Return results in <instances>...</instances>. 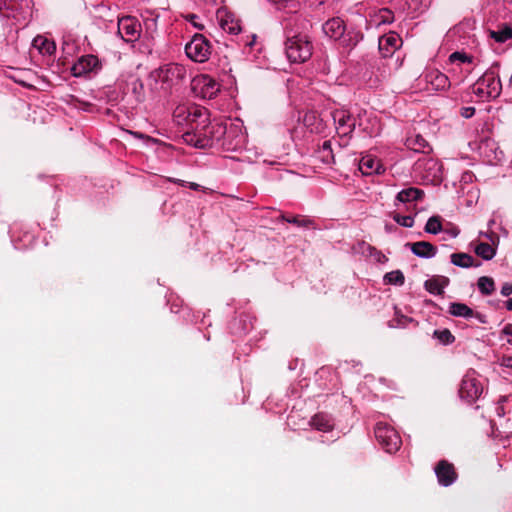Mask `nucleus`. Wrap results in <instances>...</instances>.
Masks as SVG:
<instances>
[{"instance_id":"obj_26","label":"nucleus","mask_w":512,"mask_h":512,"mask_svg":"<svg viewBox=\"0 0 512 512\" xmlns=\"http://www.w3.org/2000/svg\"><path fill=\"white\" fill-rule=\"evenodd\" d=\"M489 36L498 43H504L512 38V27L504 23L498 30H489Z\"/></svg>"},{"instance_id":"obj_1","label":"nucleus","mask_w":512,"mask_h":512,"mask_svg":"<svg viewBox=\"0 0 512 512\" xmlns=\"http://www.w3.org/2000/svg\"><path fill=\"white\" fill-rule=\"evenodd\" d=\"M205 130V138L209 140V147L213 146L214 141L221 139H223V146H226L228 150L235 149L242 142V136L237 135L239 131L237 126L227 128L223 123H211L208 120Z\"/></svg>"},{"instance_id":"obj_28","label":"nucleus","mask_w":512,"mask_h":512,"mask_svg":"<svg viewBox=\"0 0 512 512\" xmlns=\"http://www.w3.org/2000/svg\"><path fill=\"white\" fill-rule=\"evenodd\" d=\"M220 26L224 31L230 34H238L241 31L239 20L229 15L220 19Z\"/></svg>"},{"instance_id":"obj_24","label":"nucleus","mask_w":512,"mask_h":512,"mask_svg":"<svg viewBox=\"0 0 512 512\" xmlns=\"http://www.w3.org/2000/svg\"><path fill=\"white\" fill-rule=\"evenodd\" d=\"M127 87L131 90L136 103H142L145 100L144 84L139 78H131L127 82Z\"/></svg>"},{"instance_id":"obj_39","label":"nucleus","mask_w":512,"mask_h":512,"mask_svg":"<svg viewBox=\"0 0 512 512\" xmlns=\"http://www.w3.org/2000/svg\"><path fill=\"white\" fill-rule=\"evenodd\" d=\"M460 114L464 118H471L475 114L474 107H463L460 110Z\"/></svg>"},{"instance_id":"obj_46","label":"nucleus","mask_w":512,"mask_h":512,"mask_svg":"<svg viewBox=\"0 0 512 512\" xmlns=\"http://www.w3.org/2000/svg\"><path fill=\"white\" fill-rule=\"evenodd\" d=\"M45 49L47 53H52L55 50V45L53 43H47Z\"/></svg>"},{"instance_id":"obj_41","label":"nucleus","mask_w":512,"mask_h":512,"mask_svg":"<svg viewBox=\"0 0 512 512\" xmlns=\"http://www.w3.org/2000/svg\"><path fill=\"white\" fill-rule=\"evenodd\" d=\"M449 226H450L449 228H443V231H445L452 237H457L458 234L460 233V230L458 229V227L452 225L451 223H449Z\"/></svg>"},{"instance_id":"obj_25","label":"nucleus","mask_w":512,"mask_h":512,"mask_svg":"<svg viewBox=\"0 0 512 512\" xmlns=\"http://www.w3.org/2000/svg\"><path fill=\"white\" fill-rule=\"evenodd\" d=\"M449 313L455 317L473 318L475 311L464 303L453 302L449 306Z\"/></svg>"},{"instance_id":"obj_47","label":"nucleus","mask_w":512,"mask_h":512,"mask_svg":"<svg viewBox=\"0 0 512 512\" xmlns=\"http://www.w3.org/2000/svg\"><path fill=\"white\" fill-rule=\"evenodd\" d=\"M474 317L477 318L481 323H485L486 322L484 315L480 314L479 312H475Z\"/></svg>"},{"instance_id":"obj_31","label":"nucleus","mask_w":512,"mask_h":512,"mask_svg":"<svg viewBox=\"0 0 512 512\" xmlns=\"http://www.w3.org/2000/svg\"><path fill=\"white\" fill-rule=\"evenodd\" d=\"M475 253L484 260H491L496 254V249L489 243L481 242L476 246Z\"/></svg>"},{"instance_id":"obj_32","label":"nucleus","mask_w":512,"mask_h":512,"mask_svg":"<svg viewBox=\"0 0 512 512\" xmlns=\"http://www.w3.org/2000/svg\"><path fill=\"white\" fill-rule=\"evenodd\" d=\"M477 286L483 295H491L495 291V282L493 278L488 276L480 277Z\"/></svg>"},{"instance_id":"obj_2","label":"nucleus","mask_w":512,"mask_h":512,"mask_svg":"<svg viewBox=\"0 0 512 512\" xmlns=\"http://www.w3.org/2000/svg\"><path fill=\"white\" fill-rule=\"evenodd\" d=\"M499 63L494 62L489 69L473 85V92L486 98H496L502 90L501 81L498 74Z\"/></svg>"},{"instance_id":"obj_49","label":"nucleus","mask_w":512,"mask_h":512,"mask_svg":"<svg viewBox=\"0 0 512 512\" xmlns=\"http://www.w3.org/2000/svg\"><path fill=\"white\" fill-rule=\"evenodd\" d=\"M416 140H417V143L419 144L420 147H424L425 146L426 141H425L424 138H422L421 136H417Z\"/></svg>"},{"instance_id":"obj_48","label":"nucleus","mask_w":512,"mask_h":512,"mask_svg":"<svg viewBox=\"0 0 512 512\" xmlns=\"http://www.w3.org/2000/svg\"><path fill=\"white\" fill-rule=\"evenodd\" d=\"M362 125H363L362 124V119H361V116L359 114L357 117H355V127L358 126L359 128H361Z\"/></svg>"},{"instance_id":"obj_36","label":"nucleus","mask_w":512,"mask_h":512,"mask_svg":"<svg viewBox=\"0 0 512 512\" xmlns=\"http://www.w3.org/2000/svg\"><path fill=\"white\" fill-rule=\"evenodd\" d=\"M320 153H321V157H322V160L325 162V163H331V162H334V155L332 153V147H331V142L330 141H324L322 147H321V150H320Z\"/></svg>"},{"instance_id":"obj_7","label":"nucleus","mask_w":512,"mask_h":512,"mask_svg":"<svg viewBox=\"0 0 512 512\" xmlns=\"http://www.w3.org/2000/svg\"><path fill=\"white\" fill-rule=\"evenodd\" d=\"M185 76V69L177 64L164 65L151 73L156 81L166 84L168 87L179 83Z\"/></svg>"},{"instance_id":"obj_44","label":"nucleus","mask_w":512,"mask_h":512,"mask_svg":"<svg viewBox=\"0 0 512 512\" xmlns=\"http://www.w3.org/2000/svg\"><path fill=\"white\" fill-rule=\"evenodd\" d=\"M502 332L506 335L512 336V324H506Z\"/></svg>"},{"instance_id":"obj_18","label":"nucleus","mask_w":512,"mask_h":512,"mask_svg":"<svg viewBox=\"0 0 512 512\" xmlns=\"http://www.w3.org/2000/svg\"><path fill=\"white\" fill-rule=\"evenodd\" d=\"M449 282L448 277L438 275L426 280L424 287L431 294L442 295L444 294V288L449 285Z\"/></svg>"},{"instance_id":"obj_5","label":"nucleus","mask_w":512,"mask_h":512,"mask_svg":"<svg viewBox=\"0 0 512 512\" xmlns=\"http://www.w3.org/2000/svg\"><path fill=\"white\" fill-rule=\"evenodd\" d=\"M374 433L376 440L383 447V449H385L386 452L394 453L400 448V436L388 424L377 423Z\"/></svg>"},{"instance_id":"obj_11","label":"nucleus","mask_w":512,"mask_h":512,"mask_svg":"<svg viewBox=\"0 0 512 512\" xmlns=\"http://www.w3.org/2000/svg\"><path fill=\"white\" fill-rule=\"evenodd\" d=\"M434 470L439 484L445 487L452 485L458 476L454 465L444 459L436 464Z\"/></svg>"},{"instance_id":"obj_10","label":"nucleus","mask_w":512,"mask_h":512,"mask_svg":"<svg viewBox=\"0 0 512 512\" xmlns=\"http://www.w3.org/2000/svg\"><path fill=\"white\" fill-rule=\"evenodd\" d=\"M140 25L133 17H123L118 21V33L126 42H134L140 35Z\"/></svg>"},{"instance_id":"obj_38","label":"nucleus","mask_w":512,"mask_h":512,"mask_svg":"<svg viewBox=\"0 0 512 512\" xmlns=\"http://www.w3.org/2000/svg\"><path fill=\"white\" fill-rule=\"evenodd\" d=\"M394 221L396 223H398L399 225L403 226V227H412L413 224H414V219L412 216H409V215H400V214H395L394 217H393Z\"/></svg>"},{"instance_id":"obj_53","label":"nucleus","mask_w":512,"mask_h":512,"mask_svg":"<svg viewBox=\"0 0 512 512\" xmlns=\"http://www.w3.org/2000/svg\"><path fill=\"white\" fill-rule=\"evenodd\" d=\"M508 343L512 345V340H508Z\"/></svg>"},{"instance_id":"obj_27","label":"nucleus","mask_w":512,"mask_h":512,"mask_svg":"<svg viewBox=\"0 0 512 512\" xmlns=\"http://www.w3.org/2000/svg\"><path fill=\"white\" fill-rule=\"evenodd\" d=\"M278 220L286 221V222L294 224L298 227L314 228V221L312 219H309V218H306V217L300 216V215L286 216L285 214H281L278 217Z\"/></svg>"},{"instance_id":"obj_40","label":"nucleus","mask_w":512,"mask_h":512,"mask_svg":"<svg viewBox=\"0 0 512 512\" xmlns=\"http://www.w3.org/2000/svg\"><path fill=\"white\" fill-rule=\"evenodd\" d=\"M197 18H198V16H197V15H195V14H188V15L186 16V19H187V20H188V21H189V22H190L194 27H196V28H197V29H199V30H202V29L204 28V25L197 23V22H196V19H197Z\"/></svg>"},{"instance_id":"obj_30","label":"nucleus","mask_w":512,"mask_h":512,"mask_svg":"<svg viewBox=\"0 0 512 512\" xmlns=\"http://www.w3.org/2000/svg\"><path fill=\"white\" fill-rule=\"evenodd\" d=\"M424 231L430 234H438L443 231L442 217L439 215L431 216L426 222Z\"/></svg>"},{"instance_id":"obj_51","label":"nucleus","mask_w":512,"mask_h":512,"mask_svg":"<svg viewBox=\"0 0 512 512\" xmlns=\"http://www.w3.org/2000/svg\"><path fill=\"white\" fill-rule=\"evenodd\" d=\"M199 187H200V185H198L197 183H190V188L193 190H198Z\"/></svg>"},{"instance_id":"obj_20","label":"nucleus","mask_w":512,"mask_h":512,"mask_svg":"<svg viewBox=\"0 0 512 512\" xmlns=\"http://www.w3.org/2000/svg\"><path fill=\"white\" fill-rule=\"evenodd\" d=\"M426 79L434 90H445L450 86L448 76L438 70L431 71L429 74H427Z\"/></svg>"},{"instance_id":"obj_34","label":"nucleus","mask_w":512,"mask_h":512,"mask_svg":"<svg viewBox=\"0 0 512 512\" xmlns=\"http://www.w3.org/2000/svg\"><path fill=\"white\" fill-rule=\"evenodd\" d=\"M433 336L445 345L451 344L455 341V337L449 329L435 330Z\"/></svg>"},{"instance_id":"obj_42","label":"nucleus","mask_w":512,"mask_h":512,"mask_svg":"<svg viewBox=\"0 0 512 512\" xmlns=\"http://www.w3.org/2000/svg\"><path fill=\"white\" fill-rule=\"evenodd\" d=\"M501 294L505 297L512 294V283H504L501 288Z\"/></svg>"},{"instance_id":"obj_19","label":"nucleus","mask_w":512,"mask_h":512,"mask_svg":"<svg viewBox=\"0 0 512 512\" xmlns=\"http://www.w3.org/2000/svg\"><path fill=\"white\" fill-rule=\"evenodd\" d=\"M310 424L312 427L322 432H329L334 428V423L331 416L323 412L315 414L311 418Z\"/></svg>"},{"instance_id":"obj_8","label":"nucleus","mask_w":512,"mask_h":512,"mask_svg":"<svg viewBox=\"0 0 512 512\" xmlns=\"http://www.w3.org/2000/svg\"><path fill=\"white\" fill-rule=\"evenodd\" d=\"M207 109L193 105V106H179L174 111V120L178 125L184 127L183 131L190 128L194 122L198 121L202 115L206 114Z\"/></svg>"},{"instance_id":"obj_52","label":"nucleus","mask_w":512,"mask_h":512,"mask_svg":"<svg viewBox=\"0 0 512 512\" xmlns=\"http://www.w3.org/2000/svg\"><path fill=\"white\" fill-rule=\"evenodd\" d=\"M393 321L390 322V327H395V325L392 323Z\"/></svg>"},{"instance_id":"obj_17","label":"nucleus","mask_w":512,"mask_h":512,"mask_svg":"<svg viewBox=\"0 0 512 512\" xmlns=\"http://www.w3.org/2000/svg\"><path fill=\"white\" fill-rule=\"evenodd\" d=\"M411 251L418 257L432 258L437 253V247L427 241H418L414 243H407Z\"/></svg>"},{"instance_id":"obj_23","label":"nucleus","mask_w":512,"mask_h":512,"mask_svg":"<svg viewBox=\"0 0 512 512\" xmlns=\"http://www.w3.org/2000/svg\"><path fill=\"white\" fill-rule=\"evenodd\" d=\"M381 164L377 159L371 156L362 157L359 162V169L365 175L380 173Z\"/></svg>"},{"instance_id":"obj_21","label":"nucleus","mask_w":512,"mask_h":512,"mask_svg":"<svg viewBox=\"0 0 512 512\" xmlns=\"http://www.w3.org/2000/svg\"><path fill=\"white\" fill-rule=\"evenodd\" d=\"M362 39L363 34L361 32L355 30H345L343 36H341L338 40H340L342 47L347 48L348 50H352Z\"/></svg>"},{"instance_id":"obj_37","label":"nucleus","mask_w":512,"mask_h":512,"mask_svg":"<svg viewBox=\"0 0 512 512\" xmlns=\"http://www.w3.org/2000/svg\"><path fill=\"white\" fill-rule=\"evenodd\" d=\"M449 62L451 63H454L456 61H460L462 63H471L472 62V57L471 56H468L466 53L464 52H459V51H456V52H453L450 56H449Z\"/></svg>"},{"instance_id":"obj_29","label":"nucleus","mask_w":512,"mask_h":512,"mask_svg":"<svg viewBox=\"0 0 512 512\" xmlns=\"http://www.w3.org/2000/svg\"><path fill=\"white\" fill-rule=\"evenodd\" d=\"M450 259L455 266L462 268H469L474 265V258L467 253H453Z\"/></svg>"},{"instance_id":"obj_50","label":"nucleus","mask_w":512,"mask_h":512,"mask_svg":"<svg viewBox=\"0 0 512 512\" xmlns=\"http://www.w3.org/2000/svg\"><path fill=\"white\" fill-rule=\"evenodd\" d=\"M506 308L512 311V298L506 301Z\"/></svg>"},{"instance_id":"obj_22","label":"nucleus","mask_w":512,"mask_h":512,"mask_svg":"<svg viewBox=\"0 0 512 512\" xmlns=\"http://www.w3.org/2000/svg\"><path fill=\"white\" fill-rule=\"evenodd\" d=\"M424 197V191L415 187H409L407 189L401 190L396 199L400 202H413L419 201Z\"/></svg>"},{"instance_id":"obj_43","label":"nucleus","mask_w":512,"mask_h":512,"mask_svg":"<svg viewBox=\"0 0 512 512\" xmlns=\"http://www.w3.org/2000/svg\"><path fill=\"white\" fill-rule=\"evenodd\" d=\"M500 364L507 368H512V356H503Z\"/></svg>"},{"instance_id":"obj_35","label":"nucleus","mask_w":512,"mask_h":512,"mask_svg":"<svg viewBox=\"0 0 512 512\" xmlns=\"http://www.w3.org/2000/svg\"><path fill=\"white\" fill-rule=\"evenodd\" d=\"M219 91L217 83L211 79H204L203 93L204 97L213 98Z\"/></svg>"},{"instance_id":"obj_3","label":"nucleus","mask_w":512,"mask_h":512,"mask_svg":"<svg viewBox=\"0 0 512 512\" xmlns=\"http://www.w3.org/2000/svg\"><path fill=\"white\" fill-rule=\"evenodd\" d=\"M285 51L291 62L303 63L312 56L313 45L307 35L298 34L287 38Z\"/></svg>"},{"instance_id":"obj_6","label":"nucleus","mask_w":512,"mask_h":512,"mask_svg":"<svg viewBox=\"0 0 512 512\" xmlns=\"http://www.w3.org/2000/svg\"><path fill=\"white\" fill-rule=\"evenodd\" d=\"M210 43L202 34H195L185 46L186 55L195 62L203 63L210 55Z\"/></svg>"},{"instance_id":"obj_45","label":"nucleus","mask_w":512,"mask_h":512,"mask_svg":"<svg viewBox=\"0 0 512 512\" xmlns=\"http://www.w3.org/2000/svg\"><path fill=\"white\" fill-rule=\"evenodd\" d=\"M407 321H412V319L407 318L406 316L401 315L400 317H397L398 324H404Z\"/></svg>"},{"instance_id":"obj_13","label":"nucleus","mask_w":512,"mask_h":512,"mask_svg":"<svg viewBox=\"0 0 512 512\" xmlns=\"http://www.w3.org/2000/svg\"><path fill=\"white\" fill-rule=\"evenodd\" d=\"M400 43L399 35L390 32L379 39V51L383 57H389L400 47Z\"/></svg>"},{"instance_id":"obj_4","label":"nucleus","mask_w":512,"mask_h":512,"mask_svg":"<svg viewBox=\"0 0 512 512\" xmlns=\"http://www.w3.org/2000/svg\"><path fill=\"white\" fill-rule=\"evenodd\" d=\"M208 120L209 112L207 110L206 114L202 115L190 128L184 130L182 134L184 142L200 149L209 148V140L205 138Z\"/></svg>"},{"instance_id":"obj_12","label":"nucleus","mask_w":512,"mask_h":512,"mask_svg":"<svg viewBox=\"0 0 512 512\" xmlns=\"http://www.w3.org/2000/svg\"><path fill=\"white\" fill-rule=\"evenodd\" d=\"M337 124V130L343 135H349L355 130V117L346 110H336L332 113Z\"/></svg>"},{"instance_id":"obj_33","label":"nucleus","mask_w":512,"mask_h":512,"mask_svg":"<svg viewBox=\"0 0 512 512\" xmlns=\"http://www.w3.org/2000/svg\"><path fill=\"white\" fill-rule=\"evenodd\" d=\"M405 281L404 274L400 270L388 272L384 275L385 284L403 285Z\"/></svg>"},{"instance_id":"obj_14","label":"nucleus","mask_w":512,"mask_h":512,"mask_svg":"<svg viewBox=\"0 0 512 512\" xmlns=\"http://www.w3.org/2000/svg\"><path fill=\"white\" fill-rule=\"evenodd\" d=\"M98 58L94 55L82 56L77 63L74 64L72 71L74 76H81L83 74L93 71L98 66Z\"/></svg>"},{"instance_id":"obj_9","label":"nucleus","mask_w":512,"mask_h":512,"mask_svg":"<svg viewBox=\"0 0 512 512\" xmlns=\"http://www.w3.org/2000/svg\"><path fill=\"white\" fill-rule=\"evenodd\" d=\"M482 391L480 382L476 378L466 375L461 381L459 395L462 399L472 403L480 397Z\"/></svg>"},{"instance_id":"obj_16","label":"nucleus","mask_w":512,"mask_h":512,"mask_svg":"<svg viewBox=\"0 0 512 512\" xmlns=\"http://www.w3.org/2000/svg\"><path fill=\"white\" fill-rule=\"evenodd\" d=\"M345 30L346 27L344 21L339 17L329 19L323 25L324 33L334 40H338L341 36H343Z\"/></svg>"},{"instance_id":"obj_15","label":"nucleus","mask_w":512,"mask_h":512,"mask_svg":"<svg viewBox=\"0 0 512 512\" xmlns=\"http://www.w3.org/2000/svg\"><path fill=\"white\" fill-rule=\"evenodd\" d=\"M29 0H0V14L5 17L15 16L28 7Z\"/></svg>"}]
</instances>
